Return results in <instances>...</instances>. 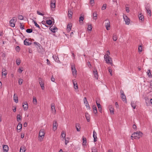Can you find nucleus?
<instances>
[{
	"label": "nucleus",
	"instance_id": "nucleus-17",
	"mask_svg": "<svg viewBox=\"0 0 152 152\" xmlns=\"http://www.w3.org/2000/svg\"><path fill=\"white\" fill-rule=\"evenodd\" d=\"M9 150V147L7 145H4L3 146V152H8Z\"/></svg>",
	"mask_w": 152,
	"mask_h": 152
},
{
	"label": "nucleus",
	"instance_id": "nucleus-7",
	"mask_svg": "<svg viewBox=\"0 0 152 152\" xmlns=\"http://www.w3.org/2000/svg\"><path fill=\"white\" fill-rule=\"evenodd\" d=\"M71 68L73 75L76 77L77 75V70L75 68V65L74 64L72 65L71 66Z\"/></svg>",
	"mask_w": 152,
	"mask_h": 152
},
{
	"label": "nucleus",
	"instance_id": "nucleus-37",
	"mask_svg": "<svg viewBox=\"0 0 152 152\" xmlns=\"http://www.w3.org/2000/svg\"><path fill=\"white\" fill-rule=\"evenodd\" d=\"M92 26L91 25H89L88 26L87 30L88 31H91L92 29Z\"/></svg>",
	"mask_w": 152,
	"mask_h": 152
},
{
	"label": "nucleus",
	"instance_id": "nucleus-20",
	"mask_svg": "<svg viewBox=\"0 0 152 152\" xmlns=\"http://www.w3.org/2000/svg\"><path fill=\"white\" fill-rule=\"evenodd\" d=\"M72 26L71 23H69L68 24L66 29V31L68 32H69L71 31Z\"/></svg>",
	"mask_w": 152,
	"mask_h": 152
},
{
	"label": "nucleus",
	"instance_id": "nucleus-3",
	"mask_svg": "<svg viewBox=\"0 0 152 152\" xmlns=\"http://www.w3.org/2000/svg\"><path fill=\"white\" fill-rule=\"evenodd\" d=\"M56 0H51L50 2V7L51 10L54 11L56 8Z\"/></svg>",
	"mask_w": 152,
	"mask_h": 152
},
{
	"label": "nucleus",
	"instance_id": "nucleus-61",
	"mask_svg": "<svg viewBox=\"0 0 152 152\" xmlns=\"http://www.w3.org/2000/svg\"><path fill=\"white\" fill-rule=\"evenodd\" d=\"M96 104L98 108H101V106L100 104L97 103L96 102Z\"/></svg>",
	"mask_w": 152,
	"mask_h": 152
},
{
	"label": "nucleus",
	"instance_id": "nucleus-50",
	"mask_svg": "<svg viewBox=\"0 0 152 152\" xmlns=\"http://www.w3.org/2000/svg\"><path fill=\"white\" fill-rule=\"evenodd\" d=\"M107 7V5L106 4H104L102 7L101 9L102 10H105Z\"/></svg>",
	"mask_w": 152,
	"mask_h": 152
},
{
	"label": "nucleus",
	"instance_id": "nucleus-27",
	"mask_svg": "<svg viewBox=\"0 0 152 152\" xmlns=\"http://www.w3.org/2000/svg\"><path fill=\"white\" fill-rule=\"evenodd\" d=\"M13 100L15 103H18V97L17 96V95L15 94H14L13 95Z\"/></svg>",
	"mask_w": 152,
	"mask_h": 152
},
{
	"label": "nucleus",
	"instance_id": "nucleus-53",
	"mask_svg": "<svg viewBox=\"0 0 152 152\" xmlns=\"http://www.w3.org/2000/svg\"><path fill=\"white\" fill-rule=\"evenodd\" d=\"M83 102L84 104H87L88 103V102L87 100V99L86 97H85L83 99Z\"/></svg>",
	"mask_w": 152,
	"mask_h": 152
},
{
	"label": "nucleus",
	"instance_id": "nucleus-63",
	"mask_svg": "<svg viewBox=\"0 0 152 152\" xmlns=\"http://www.w3.org/2000/svg\"><path fill=\"white\" fill-rule=\"evenodd\" d=\"M37 13L39 15H41L42 16H43L44 15V14H43L42 13H40V12H39L38 11H37Z\"/></svg>",
	"mask_w": 152,
	"mask_h": 152
},
{
	"label": "nucleus",
	"instance_id": "nucleus-64",
	"mask_svg": "<svg viewBox=\"0 0 152 152\" xmlns=\"http://www.w3.org/2000/svg\"><path fill=\"white\" fill-rule=\"evenodd\" d=\"M87 64L89 67L91 66V65L90 62L88 61L87 62Z\"/></svg>",
	"mask_w": 152,
	"mask_h": 152
},
{
	"label": "nucleus",
	"instance_id": "nucleus-43",
	"mask_svg": "<svg viewBox=\"0 0 152 152\" xmlns=\"http://www.w3.org/2000/svg\"><path fill=\"white\" fill-rule=\"evenodd\" d=\"M110 54L109 50H108L106 52V54L104 56V57H108L110 56Z\"/></svg>",
	"mask_w": 152,
	"mask_h": 152
},
{
	"label": "nucleus",
	"instance_id": "nucleus-28",
	"mask_svg": "<svg viewBox=\"0 0 152 152\" xmlns=\"http://www.w3.org/2000/svg\"><path fill=\"white\" fill-rule=\"evenodd\" d=\"M85 116L88 122H89L90 121V115L88 113H85Z\"/></svg>",
	"mask_w": 152,
	"mask_h": 152
},
{
	"label": "nucleus",
	"instance_id": "nucleus-58",
	"mask_svg": "<svg viewBox=\"0 0 152 152\" xmlns=\"http://www.w3.org/2000/svg\"><path fill=\"white\" fill-rule=\"evenodd\" d=\"M15 50L19 52L20 50V48L18 46L16 47L15 48Z\"/></svg>",
	"mask_w": 152,
	"mask_h": 152
},
{
	"label": "nucleus",
	"instance_id": "nucleus-22",
	"mask_svg": "<svg viewBox=\"0 0 152 152\" xmlns=\"http://www.w3.org/2000/svg\"><path fill=\"white\" fill-rule=\"evenodd\" d=\"M75 128L77 131L79 132L80 131L81 127L80 124L78 123L76 124Z\"/></svg>",
	"mask_w": 152,
	"mask_h": 152
},
{
	"label": "nucleus",
	"instance_id": "nucleus-45",
	"mask_svg": "<svg viewBox=\"0 0 152 152\" xmlns=\"http://www.w3.org/2000/svg\"><path fill=\"white\" fill-rule=\"evenodd\" d=\"M32 20V22H34V23L35 24V25L38 28H40V26H39L37 23L36 22L34 21L33 20Z\"/></svg>",
	"mask_w": 152,
	"mask_h": 152
},
{
	"label": "nucleus",
	"instance_id": "nucleus-60",
	"mask_svg": "<svg viewBox=\"0 0 152 152\" xmlns=\"http://www.w3.org/2000/svg\"><path fill=\"white\" fill-rule=\"evenodd\" d=\"M90 4H94V0H90Z\"/></svg>",
	"mask_w": 152,
	"mask_h": 152
},
{
	"label": "nucleus",
	"instance_id": "nucleus-8",
	"mask_svg": "<svg viewBox=\"0 0 152 152\" xmlns=\"http://www.w3.org/2000/svg\"><path fill=\"white\" fill-rule=\"evenodd\" d=\"M123 17L125 24L126 25H129L130 23V19L126 15H124Z\"/></svg>",
	"mask_w": 152,
	"mask_h": 152
},
{
	"label": "nucleus",
	"instance_id": "nucleus-21",
	"mask_svg": "<svg viewBox=\"0 0 152 152\" xmlns=\"http://www.w3.org/2000/svg\"><path fill=\"white\" fill-rule=\"evenodd\" d=\"M7 74V72H6V69L5 68L2 69V75L3 77L4 76V78H5L6 75Z\"/></svg>",
	"mask_w": 152,
	"mask_h": 152
},
{
	"label": "nucleus",
	"instance_id": "nucleus-41",
	"mask_svg": "<svg viewBox=\"0 0 152 152\" xmlns=\"http://www.w3.org/2000/svg\"><path fill=\"white\" fill-rule=\"evenodd\" d=\"M61 136L64 139H65V136H66V134L64 132V131H62L61 133Z\"/></svg>",
	"mask_w": 152,
	"mask_h": 152
},
{
	"label": "nucleus",
	"instance_id": "nucleus-30",
	"mask_svg": "<svg viewBox=\"0 0 152 152\" xmlns=\"http://www.w3.org/2000/svg\"><path fill=\"white\" fill-rule=\"evenodd\" d=\"M72 12L71 10H69L68 11V16L69 18H71L72 17Z\"/></svg>",
	"mask_w": 152,
	"mask_h": 152
},
{
	"label": "nucleus",
	"instance_id": "nucleus-54",
	"mask_svg": "<svg viewBox=\"0 0 152 152\" xmlns=\"http://www.w3.org/2000/svg\"><path fill=\"white\" fill-rule=\"evenodd\" d=\"M18 19L20 20H23V16L21 15H19L18 17Z\"/></svg>",
	"mask_w": 152,
	"mask_h": 152
},
{
	"label": "nucleus",
	"instance_id": "nucleus-51",
	"mask_svg": "<svg viewBox=\"0 0 152 152\" xmlns=\"http://www.w3.org/2000/svg\"><path fill=\"white\" fill-rule=\"evenodd\" d=\"M32 30L31 29H27L26 30V32L30 33L32 32Z\"/></svg>",
	"mask_w": 152,
	"mask_h": 152
},
{
	"label": "nucleus",
	"instance_id": "nucleus-31",
	"mask_svg": "<svg viewBox=\"0 0 152 152\" xmlns=\"http://www.w3.org/2000/svg\"><path fill=\"white\" fill-rule=\"evenodd\" d=\"M138 17L140 20L142 21H143L144 20V16L142 15L141 13L138 15Z\"/></svg>",
	"mask_w": 152,
	"mask_h": 152
},
{
	"label": "nucleus",
	"instance_id": "nucleus-4",
	"mask_svg": "<svg viewBox=\"0 0 152 152\" xmlns=\"http://www.w3.org/2000/svg\"><path fill=\"white\" fill-rule=\"evenodd\" d=\"M104 26L107 30H109L110 29V20L108 19H107L105 20Z\"/></svg>",
	"mask_w": 152,
	"mask_h": 152
},
{
	"label": "nucleus",
	"instance_id": "nucleus-14",
	"mask_svg": "<svg viewBox=\"0 0 152 152\" xmlns=\"http://www.w3.org/2000/svg\"><path fill=\"white\" fill-rule=\"evenodd\" d=\"M50 30L52 32L55 33L57 31L58 29L56 26H51L49 28Z\"/></svg>",
	"mask_w": 152,
	"mask_h": 152
},
{
	"label": "nucleus",
	"instance_id": "nucleus-10",
	"mask_svg": "<svg viewBox=\"0 0 152 152\" xmlns=\"http://www.w3.org/2000/svg\"><path fill=\"white\" fill-rule=\"evenodd\" d=\"M121 97L123 101H124L126 103L127 102L126 96L124 94V91H121Z\"/></svg>",
	"mask_w": 152,
	"mask_h": 152
},
{
	"label": "nucleus",
	"instance_id": "nucleus-38",
	"mask_svg": "<svg viewBox=\"0 0 152 152\" xmlns=\"http://www.w3.org/2000/svg\"><path fill=\"white\" fill-rule=\"evenodd\" d=\"M33 103L34 104H37V101L36 98L34 96L33 97Z\"/></svg>",
	"mask_w": 152,
	"mask_h": 152
},
{
	"label": "nucleus",
	"instance_id": "nucleus-9",
	"mask_svg": "<svg viewBox=\"0 0 152 152\" xmlns=\"http://www.w3.org/2000/svg\"><path fill=\"white\" fill-rule=\"evenodd\" d=\"M145 9L146 10V12L148 14V15L150 17L151 16V12L150 5L148 4L145 7Z\"/></svg>",
	"mask_w": 152,
	"mask_h": 152
},
{
	"label": "nucleus",
	"instance_id": "nucleus-12",
	"mask_svg": "<svg viewBox=\"0 0 152 152\" xmlns=\"http://www.w3.org/2000/svg\"><path fill=\"white\" fill-rule=\"evenodd\" d=\"M51 110L52 113L53 114H55L56 113V110L55 109V104L53 103L51 104Z\"/></svg>",
	"mask_w": 152,
	"mask_h": 152
},
{
	"label": "nucleus",
	"instance_id": "nucleus-19",
	"mask_svg": "<svg viewBox=\"0 0 152 152\" xmlns=\"http://www.w3.org/2000/svg\"><path fill=\"white\" fill-rule=\"evenodd\" d=\"M53 58L56 62L58 63H61V62L59 59V58L58 56H56V55H53Z\"/></svg>",
	"mask_w": 152,
	"mask_h": 152
},
{
	"label": "nucleus",
	"instance_id": "nucleus-24",
	"mask_svg": "<svg viewBox=\"0 0 152 152\" xmlns=\"http://www.w3.org/2000/svg\"><path fill=\"white\" fill-rule=\"evenodd\" d=\"M93 73H94V75L96 79H97L98 78V75L97 71L96 69H94V70L93 71Z\"/></svg>",
	"mask_w": 152,
	"mask_h": 152
},
{
	"label": "nucleus",
	"instance_id": "nucleus-35",
	"mask_svg": "<svg viewBox=\"0 0 152 152\" xmlns=\"http://www.w3.org/2000/svg\"><path fill=\"white\" fill-rule=\"evenodd\" d=\"M21 61L20 58H18L16 60V63L17 65H19Z\"/></svg>",
	"mask_w": 152,
	"mask_h": 152
},
{
	"label": "nucleus",
	"instance_id": "nucleus-13",
	"mask_svg": "<svg viewBox=\"0 0 152 152\" xmlns=\"http://www.w3.org/2000/svg\"><path fill=\"white\" fill-rule=\"evenodd\" d=\"M58 124L56 120L53 121V130L55 131L56 130L57 128Z\"/></svg>",
	"mask_w": 152,
	"mask_h": 152
},
{
	"label": "nucleus",
	"instance_id": "nucleus-36",
	"mask_svg": "<svg viewBox=\"0 0 152 152\" xmlns=\"http://www.w3.org/2000/svg\"><path fill=\"white\" fill-rule=\"evenodd\" d=\"M131 105L132 107L134 109L136 107V104L134 102H132L131 103Z\"/></svg>",
	"mask_w": 152,
	"mask_h": 152
},
{
	"label": "nucleus",
	"instance_id": "nucleus-52",
	"mask_svg": "<svg viewBox=\"0 0 152 152\" xmlns=\"http://www.w3.org/2000/svg\"><path fill=\"white\" fill-rule=\"evenodd\" d=\"M97 149L95 147H93L92 148V152H97Z\"/></svg>",
	"mask_w": 152,
	"mask_h": 152
},
{
	"label": "nucleus",
	"instance_id": "nucleus-32",
	"mask_svg": "<svg viewBox=\"0 0 152 152\" xmlns=\"http://www.w3.org/2000/svg\"><path fill=\"white\" fill-rule=\"evenodd\" d=\"M93 109L94 113L96 114L97 113V109L96 106L93 105Z\"/></svg>",
	"mask_w": 152,
	"mask_h": 152
},
{
	"label": "nucleus",
	"instance_id": "nucleus-48",
	"mask_svg": "<svg viewBox=\"0 0 152 152\" xmlns=\"http://www.w3.org/2000/svg\"><path fill=\"white\" fill-rule=\"evenodd\" d=\"M46 23L49 25H50L52 23V21L51 20H47L46 21Z\"/></svg>",
	"mask_w": 152,
	"mask_h": 152
},
{
	"label": "nucleus",
	"instance_id": "nucleus-33",
	"mask_svg": "<svg viewBox=\"0 0 152 152\" xmlns=\"http://www.w3.org/2000/svg\"><path fill=\"white\" fill-rule=\"evenodd\" d=\"M86 138L84 137H83V143L82 144L83 145H86Z\"/></svg>",
	"mask_w": 152,
	"mask_h": 152
},
{
	"label": "nucleus",
	"instance_id": "nucleus-1",
	"mask_svg": "<svg viewBox=\"0 0 152 152\" xmlns=\"http://www.w3.org/2000/svg\"><path fill=\"white\" fill-rule=\"evenodd\" d=\"M143 134V133L141 132H134L132 134L131 137L132 140L133 139V138L134 139H139L142 136Z\"/></svg>",
	"mask_w": 152,
	"mask_h": 152
},
{
	"label": "nucleus",
	"instance_id": "nucleus-2",
	"mask_svg": "<svg viewBox=\"0 0 152 152\" xmlns=\"http://www.w3.org/2000/svg\"><path fill=\"white\" fill-rule=\"evenodd\" d=\"M45 133L44 129H42L39 131V140L42 141L44 137Z\"/></svg>",
	"mask_w": 152,
	"mask_h": 152
},
{
	"label": "nucleus",
	"instance_id": "nucleus-34",
	"mask_svg": "<svg viewBox=\"0 0 152 152\" xmlns=\"http://www.w3.org/2000/svg\"><path fill=\"white\" fill-rule=\"evenodd\" d=\"M97 14L96 12H94L93 14V18L94 20H96L97 19Z\"/></svg>",
	"mask_w": 152,
	"mask_h": 152
},
{
	"label": "nucleus",
	"instance_id": "nucleus-57",
	"mask_svg": "<svg viewBox=\"0 0 152 152\" xmlns=\"http://www.w3.org/2000/svg\"><path fill=\"white\" fill-rule=\"evenodd\" d=\"M85 106H86L87 108L88 109H90V107H89L88 103L87 104H85Z\"/></svg>",
	"mask_w": 152,
	"mask_h": 152
},
{
	"label": "nucleus",
	"instance_id": "nucleus-49",
	"mask_svg": "<svg viewBox=\"0 0 152 152\" xmlns=\"http://www.w3.org/2000/svg\"><path fill=\"white\" fill-rule=\"evenodd\" d=\"M117 39V37L116 35L114 34L113 36V39L114 41H116Z\"/></svg>",
	"mask_w": 152,
	"mask_h": 152
},
{
	"label": "nucleus",
	"instance_id": "nucleus-47",
	"mask_svg": "<svg viewBox=\"0 0 152 152\" xmlns=\"http://www.w3.org/2000/svg\"><path fill=\"white\" fill-rule=\"evenodd\" d=\"M17 121H19V120H21V117L20 114H18L17 115Z\"/></svg>",
	"mask_w": 152,
	"mask_h": 152
},
{
	"label": "nucleus",
	"instance_id": "nucleus-42",
	"mask_svg": "<svg viewBox=\"0 0 152 152\" xmlns=\"http://www.w3.org/2000/svg\"><path fill=\"white\" fill-rule=\"evenodd\" d=\"M64 139L65 140V144L66 145L69 142V138L67 137L66 138H65V139Z\"/></svg>",
	"mask_w": 152,
	"mask_h": 152
},
{
	"label": "nucleus",
	"instance_id": "nucleus-62",
	"mask_svg": "<svg viewBox=\"0 0 152 152\" xmlns=\"http://www.w3.org/2000/svg\"><path fill=\"white\" fill-rule=\"evenodd\" d=\"M20 28L21 29H24V26L21 24L20 26Z\"/></svg>",
	"mask_w": 152,
	"mask_h": 152
},
{
	"label": "nucleus",
	"instance_id": "nucleus-39",
	"mask_svg": "<svg viewBox=\"0 0 152 152\" xmlns=\"http://www.w3.org/2000/svg\"><path fill=\"white\" fill-rule=\"evenodd\" d=\"M23 80L22 79H21L20 78L19 79V80H18V83H19V84L20 85H21V84H22L23 83Z\"/></svg>",
	"mask_w": 152,
	"mask_h": 152
},
{
	"label": "nucleus",
	"instance_id": "nucleus-26",
	"mask_svg": "<svg viewBox=\"0 0 152 152\" xmlns=\"http://www.w3.org/2000/svg\"><path fill=\"white\" fill-rule=\"evenodd\" d=\"M24 44L26 45H29L31 43L29 42V40L27 39H26L24 41Z\"/></svg>",
	"mask_w": 152,
	"mask_h": 152
},
{
	"label": "nucleus",
	"instance_id": "nucleus-40",
	"mask_svg": "<svg viewBox=\"0 0 152 152\" xmlns=\"http://www.w3.org/2000/svg\"><path fill=\"white\" fill-rule=\"evenodd\" d=\"M22 125L21 124L19 123L17 127V129L18 130H20L22 129Z\"/></svg>",
	"mask_w": 152,
	"mask_h": 152
},
{
	"label": "nucleus",
	"instance_id": "nucleus-15",
	"mask_svg": "<svg viewBox=\"0 0 152 152\" xmlns=\"http://www.w3.org/2000/svg\"><path fill=\"white\" fill-rule=\"evenodd\" d=\"M108 108L110 110V112L111 115H113L114 114V108L112 105H110L109 106Z\"/></svg>",
	"mask_w": 152,
	"mask_h": 152
},
{
	"label": "nucleus",
	"instance_id": "nucleus-25",
	"mask_svg": "<svg viewBox=\"0 0 152 152\" xmlns=\"http://www.w3.org/2000/svg\"><path fill=\"white\" fill-rule=\"evenodd\" d=\"M26 150L25 146L24 145H22L20 148L19 152H25Z\"/></svg>",
	"mask_w": 152,
	"mask_h": 152
},
{
	"label": "nucleus",
	"instance_id": "nucleus-23",
	"mask_svg": "<svg viewBox=\"0 0 152 152\" xmlns=\"http://www.w3.org/2000/svg\"><path fill=\"white\" fill-rule=\"evenodd\" d=\"M93 137H94V142H95L97 140L96 139L97 138V133H96L95 132L94 130L93 131Z\"/></svg>",
	"mask_w": 152,
	"mask_h": 152
},
{
	"label": "nucleus",
	"instance_id": "nucleus-5",
	"mask_svg": "<svg viewBox=\"0 0 152 152\" xmlns=\"http://www.w3.org/2000/svg\"><path fill=\"white\" fill-rule=\"evenodd\" d=\"M104 58L105 61L106 63L107 64H112L113 61L112 58L110 57H104Z\"/></svg>",
	"mask_w": 152,
	"mask_h": 152
},
{
	"label": "nucleus",
	"instance_id": "nucleus-56",
	"mask_svg": "<svg viewBox=\"0 0 152 152\" xmlns=\"http://www.w3.org/2000/svg\"><path fill=\"white\" fill-rule=\"evenodd\" d=\"M139 52H141L142 51V47L141 46H139L138 48Z\"/></svg>",
	"mask_w": 152,
	"mask_h": 152
},
{
	"label": "nucleus",
	"instance_id": "nucleus-29",
	"mask_svg": "<svg viewBox=\"0 0 152 152\" xmlns=\"http://www.w3.org/2000/svg\"><path fill=\"white\" fill-rule=\"evenodd\" d=\"M84 19V17L81 16L79 18V22L80 24H83V20Z\"/></svg>",
	"mask_w": 152,
	"mask_h": 152
},
{
	"label": "nucleus",
	"instance_id": "nucleus-44",
	"mask_svg": "<svg viewBox=\"0 0 152 152\" xmlns=\"http://www.w3.org/2000/svg\"><path fill=\"white\" fill-rule=\"evenodd\" d=\"M23 70V68L20 67L18 70V72L20 73H21Z\"/></svg>",
	"mask_w": 152,
	"mask_h": 152
},
{
	"label": "nucleus",
	"instance_id": "nucleus-59",
	"mask_svg": "<svg viewBox=\"0 0 152 152\" xmlns=\"http://www.w3.org/2000/svg\"><path fill=\"white\" fill-rule=\"evenodd\" d=\"M126 11L128 13L129 12L130 10L128 7H126Z\"/></svg>",
	"mask_w": 152,
	"mask_h": 152
},
{
	"label": "nucleus",
	"instance_id": "nucleus-11",
	"mask_svg": "<svg viewBox=\"0 0 152 152\" xmlns=\"http://www.w3.org/2000/svg\"><path fill=\"white\" fill-rule=\"evenodd\" d=\"M22 107L25 111L27 110L28 108V105L26 102H24L23 103Z\"/></svg>",
	"mask_w": 152,
	"mask_h": 152
},
{
	"label": "nucleus",
	"instance_id": "nucleus-6",
	"mask_svg": "<svg viewBox=\"0 0 152 152\" xmlns=\"http://www.w3.org/2000/svg\"><path fill=\"white\" fill-rule=\"evenodd\" d=\"M17 21V18L15 17H13L10 21V26L12 27H14L15 26V23Z\"/></svg>",
	"mask_w": 152,
	"mask_h": 152
},
{
	"label": "nucleus",
	"instance_id": "nucleus-18",
	"mask_svg": "<svg viewBox=\"0 0 152 152\" xmlns=\"http://www.w3.org/2000/svg\"><path fill=\"white\" fill-rule=\"evenodd\" d=\"M39 84L41 88L43 90H44L45 89L44 84L41 78H39Z\"/></svg>",
	"mask_w": 152,
	"mask_h": 152
},
{
	"label": "nucleus",
	"instance_id": "nucleus-16",
	"mask_svg": "<svg viewBox=\"0 0 152 152\" xmlns=\"http://www.w3.org/2000/svg\"><path fill=\"white\" fill-rule=\"evenodd\" d=\"M72 82L73 84L74 88V89L75 90L78 89V87L76 80H73Z\"/></svg>",
	"mask_w": 152,
	"mask_h": 152
},
{
	"label": "nucleus",
	"instance_id": "nucleus-55",
	"mask_svg": "<svg viewBox=\"0 0 152 152\" xmlns=\"http://www.w3.org/2000/svg\"><path fill=\"white\" fill-rule=\"evenodd\" d=\"M108 71L110 75H112V70L109 67L108 68Z\"/></svg>",
	"mask_w": 152,
	"mask_h": 152
},
{
	"label": "nucleus",
	"instance_id": "nucleus-46",
	"mask_svg": "<svg viewBox=\"0 0 152 152\" xmlns=\"http://www.w3.org/2000/svg\"><path fill=\"white\" fill-rule=\"evenodd\" d=\"M147 75L149 77H151V73L150 71V70L149 69L148 70L147 72Z\"/></svg>",
	"mask_w": 152,
	"mask_h": 152
}]
</instances>
